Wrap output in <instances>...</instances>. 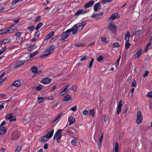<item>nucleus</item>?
I'll list each match as a JSON object with an SVG mask.
<instances>
[{"label": "nucleus", "instance_id": "nucleus-33", "mask_svg": "<svg viewBox=\"0 0 152 152\" xmlns=\"http://www.w3.org/2000/svg\"><path fill=\"white\" fill-rule=\"evenodd\" d=\"M48 137H47V136H43L41 140V141L42 142H46L47 140Z\"/></svg>", "mask_w": 152, "mask_h": 152}, {"label": "nucleus", "instance_id": "nucleus-22", "mask_svg": "<svg viewBox=\"0 0 152 152\" xmlns=\"http://www.w3.org/2000/svg\"><path fill=\"white\" fill-rule=\"evenodd\" d=\"M86 24V21H83L80 23L78 26V28H83Z\"/></svg>", "mask_w": 152, "mask_h": 152}, {"label": "nucleus", "instance_id": "nucleus-7", "mask_svg": "<svg viewBox=\"0 0 152 152\" xmlns=\"http://www.w3.org/2000/svg\"><path fill=\"white\" fill-rule=\"evenodd\" d=\"M119 17L117 13H115L113 14L109 18L108 20H113L116 19L118 18Z\"/></svg>", "mask_w": 152, "mask_h": 152}, {"label": "nucleus", "instance_id": "nucleus-46", "mask_svg": "<svg viewBox=\"0 0 152 152\" xmlns=\"http://www.w3.org/2000/svg\"><path fill=\"white\" fill-rule=\"evenodd\" d=\"M35 45H33L28 48V50L29 51H31L32 50V49H34L35 48Z\"/></svg>", "mask_w": 152, "mask_h": 152}, {"label": "nucleus", "instance_id": "nucleus-11", "mask_svg": "<svg viewBox=\"0 0 152 152\" xmlns=\"http://www.w3.org/2000/svg\"><path fill=\"white\" fill-rule=\"evenodd\" d=\"M94 1H91L87 3L85 5V8H88L93 6L94 4Z\"/></svg>", "mask_w": 152, "mask_h": 152}, {"label": "nucleus", "instance_id": "nucleus-43", "mask_svg": "<svg viewBox=\"0 0 152 152\" xmlns=\"http://www.w3.org/2000/svg\"><path fill=\"white\" fill-rule=\"evenodd\" d=\"M141 30L140 29H139L137 31H136L135 33V34L136 36L139 35L141 33Z\"/></svg>", "mask_w": 152, "mask_h": 152}, {"label": "nucleus", "instance_id": "nucleus-42", "mask_svg": "<svg viewBox=\"0 0 152 152\" xmlns=\"http://www.w3.org/2000/svg\"><path fill=\"white\" fill-rule=\"evenodd\" d=\"M131 44L129 43V42H126L125 44V47L127 48H129Z\"/></svg>", "mask_w": 152, "mask_h": 152}, {"label": "nucleus", "instance_id": "nucleus-6", "mask_svg": "<svg viewBox=\"0 0 152 152\" xmlns=\"http://www.w3.org/2000/svg\"><path fill=\"white\" fill-rule=\"evenodd\" d=\"M87 12V11L83 9H80L77 10L76 13L75 14V15L78 16L81 14H84Z\"/></svg>", "mask_w": 152, "mask_h": 152}, {"label": "nucleus", "instance_id": "nucleus-21", "mask_svg": "<svg viewBox=\"0 0 152 152\" xmlns=\"http://www.w3.org/2000/svg\"><path fill=\"white\" fill-rule=\"evenodd\" d=\"M108 27V28H115L117 26L114 24L113 22H111L109 23Z\"/></svg>", "mask_w": 152, "mask_h": 152}, {"label": "nucleus", "instance_id": "nucleus-19", "mask_svg": "<svg viewBox=\"0 0 152 152\" xmlns=\"http://www.w3.org/2000/svg\"><path fill=\"white\" fill-rule=\"evenodd\" d=\"M71 99V97L69 95H66L64 97L63 101L67 102V101H70Z\"/></svg>", "mask_w": 152, "mask_h": 152}, {"label": "nucleus", "instance_id": "nucleus-2", "mask_svg": "<svg viewBox=\"0 0 152 152\" xmlns=\"http://www.w3.org/2000/svg\"><path fill=\"white\" fill-rule=\"evenodd\" d=\"M136 117V123L138 124H139L142 122L143 119V117L140 111H138L137 112Z\"/></svg>", "mask_w": 152, "mask_h": 152}, {"label": "nucleus", "instance_id": "nucleus-41", "mask_svg": "<svg viewBox=\"0 0 152 152\" xmlns=\"http://www.w3.org/2000/svg\"><path fill=\"white\" fill-rule=\"evenodd\" d=\"M21 147L20 146H17L15 150V152H19L21 150Z\"/></svg>", "mask_w": 152, "mask_h": 152}, {"label": "nucleus", "instance_id": "nucleus-34", "mask_svg": "<svg viewBox=\"0 0 152 152\" xmlns=\"http://www.w3.org/2000/svg\"><path fill=\"white\" fill-rule=\"evenodd\" d=\"M121 58V56H120L119 58L117 59V60L116 62V63L115 64V66L116 68H118L119 67V63L120 60Z\"/></svg>", "mask_w": 152, "mask_h": 152}, {"label": "nucleus", "instance_id": "nucleus-9", "mask_svg": "<svg viewBox=\"0 0 152 152\" xmlns=\"http://www.w3.org/2000/svg\"><path fill=\"white\" fill-rule=\"evenodd\" d=\"M55 34V32L52 31L46 35L44 38V40H47L52 37Z\"/></svg>", "mask_w": 152, "mask_h": 152}, {"label": "nucleus", "instance_id": "nucleus-23", "mask_svg": "<svg viewBox=\"0 0 152 152\" xmlns=\"http://www.w3.org/2000/svg\"><path fill=\"white\" fill-rule=\"evenodd\" d=\"M143 50L142 48L140 49L136 53L135 55V56H136V58H138L142 54Z\"/></svg>", "mask_w": 152, "mask_h": 152}, {"label": "nucleus", "instance_id": "nucleus-15", "mask_svg": "<svg viewBox=\"0 0 152 152\" xmlns=\"http://www.w3.org/2000/svg\"><path fill=\"white\" fill-rule=\"evenodd\" d=\"M94 10L95 11H97L101 9V6L99 3H97L96 4L94 7Z\"/></svg>", "mask_w": 152, "mask_h": 152}, {"label": "nucleus", "instance_id": "nucleus-55", "mask_svg": "<svg viewBox=\"0 0 152 152\" xmlns=\"http://www.w3.org/2000/svg\"><path fill=\"white\" fill-rule=\"evenodd\" d=\"M112 0H102V2L103 4H104L111 1Z\"/></svg>", "mask_w": 152, "mask_h": 152}, {"label": "nucleus", "instance_id": "nucleus-59", "mask_svg": "<svg viewBox=\"0 0 152 152\" xmlns=\"http://www.w3.org/2000/svg\"><path fill=\"white\" fill-rule=\"evenodd\" d=\"M77 109V107L76 106H75L73 107L71 109L72 111L75 112V111Z\"/></svg>", "mask_w": 152, "mask_h": 152}, {"label": "nucleus", "instance_id": "nucleus-47", "mask_svg": "<svg viewBox=\"0 0 152 152\" xmlns=\"http://www.w3.org/2000/svg\"><path fill=\"white\" fill-rule=\"evenodd\" d=\"M90 114L92 115V116H93L94 115V109H91L89 111Z\"/></svg>", "mask_w": 152, "mask_h": 152}, {"label": "nucleus", "instance_id": "nucleus-50", "mask_svg": "<svg viewBox=\"0 0 152 152\" xmlns=\"http://www.w3.org/2000/svg\"><path fill=\"white\" fill-rule=\"evenodd\" d=\"M72 144L74 145H76L77 142L76 140L75 139H73L71 141Z\"/></svg>", "mask_w": 152, "mask_h": 152}, {"label": "nucleus", "instance_id": "nucleus-58", "mask_svg": "<svg viewBox=\"0 0 152 152\" xmlns=\"http://www.w3.org/2000/svg\"><path fill=\"white\" fill-rule=\"evenodd\" d=\"M152 37H151V38L149 39V42L148 43L147 45V46H149L151 44H152Z\"/></svg>", "mask_w": 152, "mask_h": 152}, {"label": "nucleus", "instance_id": "nucleus-13", "mask_svg": "<svg viewBox=\"0 0 152 152\" xmlns=\"http://www.w3.org/2000/svg\"><path fill=\"white\" fill-rule=\"evenodd\" d=\"M62 131V130L61 129H59L56 132L54 136V139L57 136H59L60 135H62L61 134Z\"/></svg>", "mask_w": 152, "mask_h": 152}, {"label": "nucleus", "instance_id": "nucleus-18", "mask_svg": "<svg viewBox=\"0 0 152 152\" xmlns=\"http://www.w3.org/2000/svg\"><path fill=\"white\" fill-rule=\"evenodd\" d=\"M54 132V129L53 128L52 130L50 132H48L45 136H47V137L48 139L50 138L53 136Z\"/></svg>", "mask_w": 152, "mask_h": 152}, {"label": "nucleus", "instance_id": "nucleus-26", "mask_svg": "<svg viewBox=\"0 0 152 152\" xmlns=\"http://www.w3.org/2000/svg\"><path fill=\"white\" fill-rule=\"evenodd\" d=\"M114 149L115 150V152H118L119 146L117 142L115 143L114 147Z\"/></svg>", "mask_w": 152, "mask_h": 152}, {"label": "nucleus", "instance_id": "nucleus-16", "mask_svg": "<svg viewBox=\"0 0 152 152\" xmlns=\"http://www.w3.org/2000/svg\"><path fill=\"white\" fill-rule=\"evenodd\" d=\"M7 130V127L6 126L1 127L0 129V135L4 134L6 132Z\"/></svg>", "mask_w": 152, "mask_h": 152}, {"label": "nucleus", "instance_id": "nucleus-5", "mask_svg": "<svg viewBox=\"0 0 152 152\" xmlns=\"http://www.w3.org/2000/svg\"><path fill=\"white\" fill-rule=\"evenodd\" d=\"M51 78L48 77L43 78L41 80V82L43 84H47L51 82Z\"/></svg>", "mask_w": 152, "mask_h": 152}, {"label": "nucleus", "instance_id": "nucleus-61", "mask_svg": "<svg viewBox=\"0 0 152 152\" xmlns=\"http://www.w3.org/2000/svg\"><path fill=\"white\" fill-rule=\"evenodd\" d=\"M75 45L77 47H80L83 46V44L82 43L80 42H78L75 44Z\"/></svg>", "mask_w": 152, "mask_h": 152}, {"label": "nucleus", "instance_id": "nucleus-53", "mask_svg": "<svg viewBox=\"0 0 152 152\" xmlns=\"http://www.w3.org/2000/svg\"><path fill=\"white\" fill-rule=\"evenodd\" d=\"M87 58V56L86 55H85L82 58H80V61H83L85 60H86Z\"/></svg>", "mask_w": 152, "mask_h": 152}, {"label": "nucleus", "instance_id": "nucleus-32", "mask_svg": "<svg viewBox=\"0 0 152 152\" xmlns=\"http://www.w3.org/2000/svg\"><path fill=\"white\" fill-rule=\"evenodd\" d=\"M11 40L10 39L6 38L2 41V42H3V44H7L10 42Z\"/></svg>", "mask_w": 152, "mask_h": 152}, {"label": "nucleus", "instance_id": "nucleus-37", "mask_svg": "<svg viewBox=\"0 0 152 152\" xmlns=\"http://www.w3.org/2000/svg\"><path fill=\"white\" fill-rule=\"evenodd\" d=\"M91 61H90V62L89 64V65L88 67L89 68H90L92 66V65L94 61V59L93 58H91Z\"/></svg>", "mask_w": 152, "mask_h": 152}, {"label": "nucleus", "instance_id": "nucleus-40", "mask_svg": "<svg viewBox=\"0 0 152 152\" xmlns=\"http://www.w3.org/2000/svg\"><path fill=\"white\" fill-rule=\"evenodd\" d=\"M146 96L148 97L152 98V91L148 92Z\"/></svg>", "mask_w": 152, "mask_h": 152}, {"label": "nucleus", "instance_id": "nucleus-36", "mask_svg": "<svg viewBox=\"0 0 152 152\" xmlns=\"http://www.w3.org/2000/svg\"><path fill=\"white\" fill-rule=\"evenodd\" d=\"M101 39V41L104 42H105V43L107 42V39H106V37L104 36L102 37Z\"/></svg>", "mask_w": 152, "mask_h": 152}, {"label": "nucleus", "instance_id": "nucleus-51", "mask_svg": "<svg viewBox=\"0 0 152 152\" xmlns=\"http://www.w3.org/2000/svg\"><path fill=\"white\" fill-rule=\"evenodd\" d=\"M110 31L114 34H116L117 33V29H110Z\"/></svg>", "mask_w": 152, "mask_h": 152}, {"label": "nucleus", "instance_id": "nucleus-35", "mask_svg": "<svg viewBox=\"0 0 152 152\" xmlns=\"http://www.w3.org/2000/svg\"><path fill=\"white\" fill-rule=\"evenodd\" d=\"M25 37H23L20 38L18 39V40H20V41L19 42V43L20 44H21L25 41Z\"/></svg>", "mask_w": 152, "mask_h": 152}, {"label": "nucleus", "instance_id": "nucleus-52", "mask_svg": "<svg viewBox=\"0 0 152 152\" xmlns=\"http://www.w3.org/2000/svg\"><path fill=\"white\" fill-rule=\"evenodd\" d=\"M15 134L14 133H13V134H12V140H14L15 139H17L18 137V136H15Z\"/></svg>", "mask_w": 152, "mask_h": 152}, {"label": "nucleus", "instance_id": "nucleus-44", "mask_svg": "<svg viewBox=\"0 0 152 152\" xmlns=\"http://www.w3.org/2000/svg\"><path fill=\"white\" fill-rule=\"evenodd\" d=\"M62 136V135H60L59 136H58V137L56 139L57 142L59 143L60 142L61 137Z\"/></svg>", "mask_w": 152, "mask_h": 152}, {"label": "nucleus", "instance_id": "nucleus-48", "mask_svg": "<svg viewBox=\"0 0 152 152\" xmlns=\"http://www.w3.org/2000/svg\"><path fill=\"white\" fill-rule=\"evenodd\" d=\"M131 85L132 87H136V85L135 80H134L133 81Z\"/></svg>", "mask_w": 152, "mask_h": 152}, {"label": "nucleus", "instance_id": "nucleus-56", "mask_svg": "<svg viewBox=\"0 0 152 152\" xmlns=\"http://www.w3.org/2000/svg\"><path fill=\"white\" fill-rule=\"evenodd\" d=\"M20 1V0H14L12 2V4L13 5H15Z\"/></svg>", "mask_w": 152, "mask_h": 152}, {"label": "nucleus", "instance_id": "nucleus-62", "mask_svg": "<svg viewBox=\"0 0 152 152\" xmlns=\"http://www.w3.org/2000/svg\"><path fill=\"white\" fill-rule=\"evenodd\" d=\"M21 33L20 32H17L16 33L15 36L17 37H19L21 35Z\"/></svg>", "mask_w": 152, "mask_h": 152}, {"label": "nucleus", "instance_id": "nucleus-8", "mask_svg": "<svg viewBox=\"0 0 152 152\" xmlns=\"http://www.w3.org/2000/svg\"><path fill=\"white\" fill-rule=\"evenodd\" d=\"M103 13L101 12L100 14H93L91 15V16L96 19H100L102 18Z\"/></svg>", "mask_w": 152, "mask_h": 152}, {"label": "nucleus", "instance_id": "nucleus-14", "mask_svg": "<svg viewBox=\"0 0 152 152\" xmlns=\"http://www.w3.org/2000/svg\"><path fill=\"white\" fill-rule=\"evenodd\" d=\"M25 62L24 60H22L18 61L17 63L15 65V67L17 68L22 64H24Z\"/></svg>", "mask_w": 152, "mask_h": 152}, {"label": "nucleus", "instance_id": "nucleus-60", "mask_svg": "<svg viewBox=\"0 0 152 152\" xmlns=\"http://www.w3.org/2000/svg\"><path fill=\"white\" fill-rule=\"evenodd\" d=\"M40 31H37L36 33H35L34 36L36 37H38L40 34Z\"/></svg>", "mask_w": 152, "mask_h": 152}, {"label": "nucleus", "instance_id": "nucleus-49", "mask_svg": "<svg viewBox=\"0 0 152 152\" xmlns=\"http://www.w3.org/2000/svg\"><path fill=\"white\" fill-rule=\"evenodd\" d=\"M77 29H68L70 30L71 31H72L73 34H75L77 32Z\"/></svg>", "mask_w": 152, "mask_h": 152}, {"label": "nucleus", "instance_id": "nucleus-28", "mask_svg": "<svg viewBox=\"0 0 152 152\" xmlns=\"http://www.w3.org/2000/svg\"><path fill=\"white\" fill-rule=\"evenodd\" d=\"M70 86L69 84L67 85L64 88V89L62 90V92H64L65 93H67L69 89L68 88Z\"/></svg>", "mask_w": 152, "mask_h": 152}, {"label": "nucleus", "instance_id": "nucleus-39", "mask_svg": "<svg viewBox=\"0 0 152 152\" xmlns=\"http://www.w3.org/2000/svg\"><path fill=\"white\" fill-rule=\"evenodd\" d=\"M120 45L119 43L118 42L114 43L113 44V46L114 48L118 47Z\"/></svg>", "mask_w": 152, "mask_h": 152}, {"label": "nucleus", "instance_id": "nucleus-10", "mask_svg": "<svg viewBox=\"0 0 152 152\" xmlns=\"http://www.w3.org/2000/svg\"><path fill=\"white\" fill-rule=\"evenodd\" d=\"M68 121L69 122V125H70L71 124L74 123L75 121V119L72 116H70L69 117Z\"/></svg>", "mask_w": 152, "mask_h": 152}, {"label": "nucleus", "instance_id": "nucleus-38", "mask_svg": "<svg viewBox=\"0 0 152 152\" xmlns=\"http://www.w3.org/2000/svg\"><path fill=\"white\" fill-rule=\"evenodd\" d=\"M104 59L102 55L99 56L97 59V61L98 62H100L102 61Z\"/></svg>", "mask_w": 152, "mask_h": 152}, {"label": "nucleus", "instance_id": "nucleus-17", "mask_svg": "<svg viewBox=\"0 0 152 152\" xmlns=\"http://www.w3.org/2000/svg\"><path fill=\"white\" fill-rule=\"evenodd\" d=\"M103 133H102L97 143V145L99 147H100L102 144V142L103 140Z\"/></svg>", "mask_w": 152, "mask_h": 152}, {"label": "nucleus", "instance_id": "nucleus-20", "mask_svg": "<svg viewBox=\"0 0 152 152\" xmlns=\"http://www.w3.org/2000/svg\"><path fill=\"white\" fill-rule=\"evenodd\" d=\"M20 81L19 80H16L12 84V86L16 87H18L20 85Z\"/></svg>", "mask_w": 152, "mask_h": 152}, {"label": "nucleus", "instance_id": "nucleus-57", "mask_svg": "<svg viewBox=\"0 0 152 152\" xmlns=\"http://www.w3.org/2000/svg\"><path fill=\"white\" fill-rule=\"evenodd\" d=\"M77 87L76 85H74L72 88V90L74 92H76L77 90Z\"/></svg>", "mask_w": 152, "mask_h": 152}, {"label": "nucleus", "instance_id": "nucleus-29", "mask_svg": "<svg viewBox=\"0 0 152 152\" xmlns=\"http://www.w3.org/2000/svg\"><path fill=\"white\" fill-rule=\"evenodd\" d=\"M70 86L69 84L67 85L64 88V89L62 90V92H64L65 93H67L69 89L68 88Z\"/></svg>", "mask_w": 152, "mask_h": 152}, {"label": "nucleus", "instance_id": "nucleus-30", "mask_svg": "<svg viewBox=\"0 0 152 152\" xmlns=\"http://www.w3.org/2000/svg\"><path fill=\"white\" fill-rule=\"evenodd\" d=\"M43 88V86L41 85L35 86V89L36 91H39L42 90Z\"/></svg>", "mask_w": 152, "mask_h": 152}, {"label": "nucleus", "instance_id": "nucleus-25", "mask_svg": "<svg viewBox=\"0 0 152 152\" xmlns=\"http://www.w3.org/2000/svg\"><path fill=\"white\" fill-rule=\"evenodd\" d=\"M37 70L38 68L36 66H34L31 68V71L35 74L37 73Z\"/></svg>", "mask_w": 152, "mask_h": 152}, {"label": "nucleus", "instance_id": "nucleus-12", "mask_svg": "<svg viewBox=\"0 0 152 152\" xmlns=\"http://www.w3.org/2000/svg\"><path fill=\"white\" fill-rule=\"evenodd\" d=\"M12 31L10 30V29H8L7 30H5V29H3L0 31V35H2L5 33H11Z\"/></svg>", "mask_w": 152, "mask_h": 152}, {"label": "nucleus", "instance_id": "nucleus-27", "mask_svg": "<svg viewBox=\"0 0 152 152\" xmlns=\"http://www.w3.org/2000/svg\"><path fill=\"white\" fill-rule=\"evenodd\" d=\"M70 86L69 84L67 85L64 88V89L62 90V92H64L65 93H67L69 89L68 88Z\"/></svg>", "mask_w": 152, "mask_h": 152}, {"label": "nucleus", "instance_id": "nucleus-3", "mask_svg": "<svg viewBox=\"0 0 152 152\" xmlns=\"http://www.w3.org/2000/svg\"><path fill=\"white\" fill-rule=\"evenodd\" d=\"M71 30H67L65 32H63L61 34V40L63 41L66 39L70 35Z\"/></svg>", "mask_w": 152, "mask_h": 152}, {"label": "nucleus", "instance_id": "nucleus-1", "mask_svg": "<svg viewBox=\"0 0 152 152\" xmlns=\"http://www.w3.org/2000/svg\"><path fill=\"white\" fill-rule=\"evenodd\" d=\"M55 48V45H53L50 46L44 51L43 54L39 56V58H42L44 56H47L51 54L54 51Z\"/></svg>", "mask_w": 152, "mask_h": 152}, {"label": "nucleus", "instance_id": "nucleus-31", "mask_svg": "<svg viewBox=\"0 0 152 152\" xmlns=\"http://www.w3.org/2000/svg\"><path fill=\"white\" fill-rule=\"evenodd\" d=\"M13 113H10L9 114H7L5 117V118L7 120H10L12 118V117L13 116Z\"/></svg>", "mask_w": 152, "mask_h": 152}, {"label": "nucleus", "instance_id": "nucleus-4", "mask_svg": "<svg viewBox=\"0 0 152 152\" xmlns=\"http://www.w3.org/2000/svg\"><path fill=\"white\" fill-rule=\"evenodd\" d=\"M122 102V99H121L119 101L118 104V107L117 109V112L118 115H119L121 111Z\"/></svg>", "mask_w": 152, "mask_h": 152}, {"label": "nucleus", "instance_id": "nucleus-63", "mask_svg": "<svg viewBox=\"0 0 152 152\" xmlns=\"http://www.w3.org/2000/svg\"><path fill=\"white\" fill-rule=\"evenodd\" d=\"M130 36V33H129V31H127L126 34L125 35V37H129Z\"/></svg>", "mask_w": 152, "mask_h": 152}, {"label": "nucleus", "instance_id": "nucleus-54", "mask_svg": "<svg viewBox=\"0 0 152 152\" xmlns=\"http://www.w3.org/2000/svg\"><path fill=\"white\" fill-rule=\"evenodd\" d=\"M16 120V117L14 115V116H13V117H12V118H11L10 119V122H12V121H15Z\"/></svg>", "mask_w": 152, "mask_h": 152}, {"label": "nucleus", "instance_id": "nucleus-24", "mask_svg": "<svg viewBox=\"0 0 152 152\" xmlns=\"http://www.w3.org/2000/svg\"><path fill=\"white\" fill-rule=\"evenodd\" d=\"M46 99V97H38V101L39 103H41L43 101Z\"/></svg>", "mask_w": 152, "mask_h": 152}, {"label": "nucleus", "instance_id": "nucleus-64", "mask_svg": "<svg viewBox=\"0 0 152 152\" xmlns=\"http://www.w3.org/2000/svg\"><path fill=\"white\" fill-rule=\"evenodd\" d=\"M148 73H149V72L148 71H146L145 72L144 74L143 75V77H147Z\"/></svg>", "mask_w": 152, "mask_h": 152}, {"label": "nucleus", "instance_id": "nucleus-45", "mask_svg": "<svg viewBox=\"0 0 152 152\" xmlns=\"http://www.w3.org/2000/svg\"><path fill=\"white\" fill-rule=\"evenodd\" d=\"M43 23L42 22L39 23L36 26L35 28H39L42 25Z\"/></svg>", "mask_w": 152, "mask_h": 152}]
</instances>
